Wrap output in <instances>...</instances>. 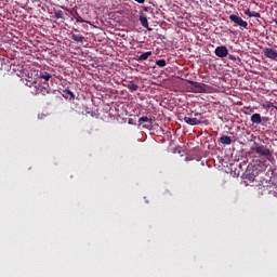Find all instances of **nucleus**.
<instances>
[{"label": "nucleus", "mask_w": 277, "mask_h": 277, "mask_svg": "<svg viewBox=\"0 0 277 277\" xmlns=\"http://www.w3.org/2000/svg\"><path fill=\"white\" fill-rule=\"evenodd\" d=\"M276 106L274 105V103H271L267 105V108H275Z\"/></svg>", "instance_id": "23"}, {"label": "nucleus", "mask_w": 277, "mask_h": 277, "mask_svg": "<svg viewBox=\"0 0 277 277\" xmlns=\"http://www.w3.org/2000/svg\"><path fill=\"white\" fill-rule=\"evenodd\" d=\"M62 96L65 97V98H69V100L75 98V94L68 89L63 90Z\"/></svg>", "instance_id": "14"}, {"label": "nucleus", "mask_w": 277, "mask_h": 277, "mask_svg": "<svg viewBox=\"0 0 277 277\" xmlns=\"http://www.w3.org/2000/svg\"><path fill=\"white\" fill-rule=\"evenodd\" d=\"M136 3L138 4H144L145 3V0H134Z\"/></svg>", "instance_id": "22"}, {"label": "nucleus", "mask_w": 277, "mask_h": 277, "mask_svg": "<svg viewBox=\"0 0 277 277\" xmlns=\"http://www.w3.org/2000/svg\"><path fill=\"white\" fill-rule=\"evenodd\" d=\"M52 75L48 71H40L39 76L32 80L26 81V87L29 88V92L32 95L45 96L51 92L48 81L51 80Z\"/></svg>", "instance_id": "1"}, {"label": "nucleus", "mask_w": 277, "mask_h": 277, "mask_svg": "<svg viewBox=\"0 0 277 277\" xmlns=\"http://www.w3.org/2000/svg\"><path fill=\"white\" fill-rule=\"evenodd\" d=\"M275 25L277 26V18L274 19Z\"/></svg>", "instance_id": "25"}, {"label": "nucleus", "mask_w": 277, "mask_h": 277, "mask_svg": "<svg viewBox=\"0 0 277 277\" xmlns=\"http://www.w3.org/2000/svg\"><path fill=\"white\" fill-rule=\"evenodd\" d=\"M243 114H245V115H252V114H254V108L245 107V108H243Z\"/></svg>", "instance_id": "19"}, {"label": "nucleus", "mask_w": 277, "mask_h": 277, "mask_svg": "<svg viewBox=\"0 0 277 277\" xmlns=\"http://www.w3.org/2000/svg\"><path fill=\"white\" fill-rule=\"evenodd\" d=\"M188 83H190L192 85V91L194 93H207L209 92V90L207 88H209L207 84L205 83H199V82H195V81H188Z\"/></svg>", "instance_id": "3"}, {"label": "nucleus", "mask_w": 277, "mask_h": 277, "mask_svg": "<svg viewBox=\"0 0 277 277\" xmlns=\"http://www.w3.org/2000/svg\"><path fill=\"white\" fill-rule=\"evenodd\" d=\"M202 120H203V117H201L200 119L190 118V117H185L184 118L185 123L188 124V126H192V127H197V126L202 124Z\"/></svg>", "instance_id": "6"}, {"label": "nucleus", "mask_w": 277, "mask_h": 277, "mask_svg": "<svg viewBox=\"0 0 277 277\" xmlns=\"http://www.w3.org/2000/svg\"><path fill=\"white\" fill-rule=\"evenodd\" d=\"M228 19H230L234 24L238 25L239 27H243L245 29L248 28L249 24L248 22H245L242 17H239L238 15L232 14L228 16Z\"/></svg>", "instance_id": "4"}, {"label": "nucleus", "mask_w": 277, "mask_h": 277, "mask_svg": "<svg viewBox=\"0 0 277 277\" xmlns=\"http://www.w3.org/2000/svg\"><path fill=\"white\" fill-rule=\"evenodd\" d=\"M71 39H72L75 42H83L84 37L81 36V35H79V34H72Z\"/></svg>", "instance_id": "15"}, {"label": "nucleus", "mask_w": 277, "mask_h": 277, "mask_svg": "<svg viewBox=\"0 0 277 277\" xmlns=\"http://www.w3.org/2000/svg\"><path fill=\"white\" fill-rule=\"evenodd\" d=\"M250 17L261 18V13L253 11V12L251 13Z\"/></svg>", "instance_id": "20"}, {"label": "nucleus", "mask_w": 277, "mask_h": 277, "mask_svg": "<svg viewBox=\"0 0 277 277\" xmlns=\"http://www.w3.org/2000/svg\"><path fill=\"white\" fill-rule=\"evenodd\" d=\"M126 88H128L130 92H136L138 90V85L134 81L128 82Z\"/></svg>", "instance_id": "13"}, {"label": "nucleus", "mask_w": 277, "mask_h": 277, "mask_svg": "<svg viewBox=\"0 0 277 277\" xmlns=\"http://www.w3.org/2000/svg\"><path fill=\"white\" fill-rule=\"evenodd\" d=\"M249 180L251 181V180H252V177H249Z\"/></svg>", "instance_id": "28"}, {"label": "nucleus", "mask_w": 277, "mask_h": 277, "mask_svg": "<svg viewBox=\"0 0 277 277\" xmlns=\"http://www.w3.org/2000/svg\"><path fill=\"white\" fill-rule=\"evenodd\" d=\"M274 109H276V110H277V106H274Z\"/></svg>", "instance_id": "27"}, {"label": "nucleus", "mask_w": 277, "mask_h": 277, "mask_svg": "<svg viewBox=\"0 0 277 277\" xmlns=\"http://www.w3.org/2000/svg\"><path fill=\"white\" fill-rule=\"evenodd\" d=\"M164 195L171 196L172 194H171L170 189H166V190H164Z\"/></svg>", "instance_id": "24"}, {"label": "nucleus", "mask_w": 277, "mask_h": 277, "mask_svg": "<svg viewBox=\"0 0 277 277\" xmlns=\"http://www.w3.org/2000/svg\"><path fill=\"white\" fill-rule=\"evenodd\" d=\"M264 55L267 60H277V51L271 48L264 50Z\"/></svg>", "instance_id": "7"}, {"label": "nucleus", "mask_w": 277, "mask_h": 277, "mask_svg": "<svg viewBox=\"0 0 277 277\" xmlns=\"http://www.w3.org/2000/svg\"><path fill=\"white\" fill-rule=\"evenodd\" d=\"M151 56V51H147L145 53H142L141 55L135 56V61L143 62L148 60Z\"/></svg>", "instance_id": "11"}, {"label": "nucleus", "mask_w": 277, "mask_h": 277, "mask_svg": "<svg viewBox=\"0 0 277 277\" xmlns=\"http://www.w3.org/2000/svg\"><path fill=\"white\" fill-rule=\"evenodd\" d=\"M54 18H55V19H62V18H64V12L61 11V10H55V9H54Z\"/></svg>", "instance_id": "16"}, {"label": "nucleus", "mask_w": 277, "mask_h": 277, "mask_svg": "<svg viewBox=\"0 0 277 277\" xmlns=\"http://www.w3.org/2000/svg\"><path fill=\"white\" fill-rule=\"evenodd\" d=\"M251 122H252V124L261 126L262 124L261 114H258V113L253 114L251 117Z\"/></svg>", "instance_id": "9"}, {"label": "nucleus", "mask_w": 277, "mask_h": 277, "mask_svg": "<svg viewBox=\"0 0 277 277\" xmlns=\"http://www.w3.org/2000/svg\"><path fill=\"white\" fill-rule=\"evenodd\" d=\"M252 150L261 157H265L267 159L272 158V151L265 145L254 143Z\"/></svg>", "instance_id": "2"}, {"label": "nucleus", "mask_w": 277, "mask_h": 277, "mask_svg": "<svg viewBox=\"0 0 277 277\" xmlns=\"http://www.w3.org/2000/svg\"><path fill=\"white\" fill-rule=\"evenodd\" d=\"M245 15L246 16H251L252 15V12L250 11V9H247L246 11H245Z\"/></svg>", "instance_id": "21"}, {"label": "nucleus", "mask_w": 277, "mask_h": 277, "mask_svg": "<svg viewBox=\"0 0 277 277\" xmlns=\"http://www.w3.org/2000/svg\"><path fill=\"white\" fill-rule=\"evenodd\" d=\"M140 22L142 27H145L146 29L150 30L148 17L144 16L143 12L140 13Z\"/></svg>", "instance_id": "8"}, {"label": "nucleus", "mask_w": 277, "mask_h": 277, "mask_svg": "<svg viewBox=\"0 0 277 277\" xmlns=\"http://www.w3.org/2000/svg\"><path fill=\"white\" fill-rule=\"evenodd\" d=\"M228 49L225 45H220L217 48H215L214 50V54L215 56L220 57V58H225L226 56H228Z\"/></svg>", "instance_id": "5"}, {"label": "nucleus", "mask_w": 277, "mask_h": 277, "mask_svg": "<svg viewBox=\"0 0 277 277\" xmlns=\"http://www.w3.org/2000/svg\"><path fill=\"white\" fill-rule=\"evenodd\" d=\"M219 142H221V143L224 144V145H230V144H232V137L228 136V135H222V136L219 138Z\"/></svg>", "instance_id": "12"}, {"label": "nucleus", "mask_w": 277, "mask_h": 277, "mask_svg": "<svg viewBox=\"0 0 277 277\" xmlns=\"http://www.w3.org/2000/svg\"><path fill=\"white\" fill-rule=\"evenodd\" d=\"M138 122H140V124L147 123V124L145 126L147 129H149L150 127H153V123H154L153 119L149 118V117H141V118L138 119Z\"/></svg>", "instance_id": "10"}, {"label": "nucleus", "mask_w": 277, "mask_h": 277, "mask_svg": "<svg viewBox=\"0 0 277 277\" xmlns=\"http://www.w3.org/2000/svg\"><path fill=\"white\" fill-rule=\"evenodd\" d=\"M74 19L76 21V23H84V19L80 17L78 11H75Z\"/></svg>", "instance_id": "17"}, {"label": "nucleus", "mask_w": 277, "mask_h": 277, "mask_svg": "<svg viewBox=\"0 0 277 277\" xmlns=\"http://www.w3.org/2000/svg\"><path fill=\"white\" fill-rule=\"evenodd\" d=\"M156 65H158L160 68L164 67L167 65V62L164 58L156 61Z\"/></svg>", "instance_id": "18"}, {"label": "nucleus", "mask_w": 277, "mask_h": 277, "mask_svg": "<svg viewBox=\"0 0 277 277\" xmlns=\"http://www.w3.org/2000/svg\"><path fill=\"white\" fill-rule=\"evenodd\" d=\"M161 131H162V133H164V130H163V128H161Z\"/></svg>", "instance_id": "26"}]
</instances>
